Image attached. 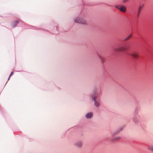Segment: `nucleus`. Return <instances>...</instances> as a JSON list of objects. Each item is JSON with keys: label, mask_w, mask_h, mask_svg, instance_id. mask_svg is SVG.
<instances>
[{"label": "nucleus", "mask_w": 153, "mask_h": 153, "mask_svg": "<svg viewBox=\"0 0 153 153\" xmlns=\"http://www.w3.org/2000/svg\"><path fill=\"white\" fill-rule=\"evenodd\" d=\"M126 50V48L123 45L120 46L118 47L115 48L114 49V50L116 52L123 51Z\"/></svg>", "instance_id": "nucleus-1"}, {"label": "nucleus", "mask_w": 153, "mask_h": 153, "mask_svg": "<svg viewBox=\"0 0 153 153\" xmlns=\"http://www.w3.org/2000/svg\"><path fill=\"white\" fill-rule=\"evenodd\" d=\"M98 94H94V95H92L91 96L93 100L94 101V104L96 106L98 107L99 106L100 104L99 102H97L95 100L96 99L97 97Z\"/></svg>", "instance_id": "nucleus-2"}, {"label": "nucleus", "mask_w": 153, "mask_h": 153, "mask_svg": "<svg viewBox=\"0 0 153 153\" xmlns=\"http://www.w3.org/2000/svg\"><path fill=\"white\" fill-rule=\"evenodd\" d=\"M115 7L123 12H125L126 10V7L124 6L116 5Z\"/></svg>", "instance_id": "nucleus-3"}, {"label": "nucleus", "mask_w": 153, "mask_h": 153, "mask_svg": "<svg viewBox=\"0 0 153 153\" xmlns=\"http://www.w3.org/2000/svg\"><path fill=\"white\" fill-rule=\"evenodd\" d=\"M75 21L76 22L83 24H85L86 23V21L85 20L80 19V18H77Z\"/></svg>", "instance_id": "nucleus-4"}, {"label": "nucleus", "mask_w": 153, "mask_h": 153, "mask_svg": "<svg viewBox=\"0 0 153 153\" xmlns=\"http://www.w3.org/2000/svg\"><path fill=\"white\" fill-rule=\"evenodd\" d=\"M130 55L133 57L135 59H137L139 56V53L137 52H134L131 54Z\"/></svg>", "instance_id": "nucleus-5"}, {"label": "nucleus", "mask_w": 153, "mask_h": 153, "mask_svg": "<svg viewBox=\"0 0 153 153\" xmlns=\"http://www.w3.org/2000/svg\"><path fill=\"white\" fill-rule=\"evenodd\" d=\"M93 116V114L91 112H89L85 115V117L89 119L91 118Z\"/></svg>", "instance_id": "nucleus-6"}, {"label": "nucleus", "mask_w": 153, "mask_h": 153, "mask_svg": "<svg viewBox=\"0 0 153 153\" xmlns=\"http://www.w3.org/2000/svg\"><path fill=\"white\" fill-rule=\"evenodd\" d=\"M75 145L78 147H80L82 146V142L81 141H78L75 144Z\"/></svg>", "instance_id": "nucleus-7"}, {"label": "nucleus", "mask_w": 153, "mask_h": 153, "mask_svg": "<svg viewBox=\"0 0 153 153\" xmlns=\"http://www.w3.org/2000/svg\"><path fill=\"white\" fill-rule=\"evenodd\" d=\"M19 22V20H16L14 22L12 25V26L14 27H16Z\"/></svg>", "instance_id": "nucleus-8"}, {"label": "nucleus", "mask_w": 153, "mask_h": 153, "mask_svg": "<svg viewBox=\"0 0 153 153\" xmlns=\"http://www.w3.org/2000/svg\"><path fill=\"white\" fill-rule=\"evenodd\" d=\"M98 56H99L100 59L102 63L103 62L105 61V59L104 57L101 56L99 54H97Z\"/></svg>", "instance_id": "nucleus-9"}, {"label": "nucleus", "mask_w": 153, "mask_h": 153, "mask_svg": "<svg viewBox=\"0 0 153 153\" xmlns=\"http://www.w3.org/2000/svg\"><path fill=\"white\" fill-rule=\"evenodd\" d=\"M123 127H121L120 128H119L116 131L115 133H117L118 132H119L120 131H121L122 129H123Z\"/></svg>", "instance_id": "nucleus-10"}, {"label": "nucleus", "mask_w": 153, "mask_h": 153, "mask_svg": "<svg viewBox=\"0 0 153 153\" xmlns=\"http://www.w3.org/2000/svg\"><path fill=\"white\" fill-rule=\"evenodd\" d=\"M132 34H130L129 36H128L125 39H124V41H126L129 40L131 37Z\"/></svg>", "instance_id": "nucleus-11"}, {"label": "nucleus", "mask_w": 153, "mask_h": 153, "mask_svg": "<svg viewBox=\"0 0 153 153\" xmlns=\"http://www.w3.org/2000/svg\"><path fill=\"white\" fill-rule=\"evenodd\" d=\"M141 10V9H140V7H139L138 11L137 12V17H138L139 15V14L140 13V10Z\"/></svg>", "instance_id": "nucleus-12"}, {"label": "nucleus", "mask_w": 153, "mask_h": 153, "mask_svg": "<svg viewBox=\"0 0 153 153\" xmlns=\"http://www.w3.org/2000/svg\"><path fill=\"white\" fill-rule=\"evenodd\" d=\"M148 149L150 151L153 152V146H149L148 147Z\"/></svg>", "instance_id": "nucleus-13"}, {"label": "nucleus", "mask_w": 153, "mask_h": 153, "mask_svg": "<svg viewBox=\"0 0 153 153\" xmlns=\"http://www.w3.org/2000/svg\"><path fill=\"white\" fill-rule=\"evenodd\" d=\"M120 137H117L114 139V140L115 141L116 140H119L120 139Z\"/></svg>", "instance_id": "nucleus-14"}, {"label": "nucleus", "mask_w": 153, "mask_h": 153, "mask_svg": "<svg viewBox=\"0 0 153 153\" xmlns=\"http://www.w3.org/2000/svg\"><path fill=\"white\" fill-rule=\"evenodd\" d=\"M13 72H11V74H10V76H9V78H8V80L9 79H10V77L11 76H12V75H13Z\"/></svg>", "instance_id": "nucleus-15"}, {"label": "nucleus", "mask_w": 153, "mask_h": 153, "mask_svg": "<svg viewBox=\"0 0 153 153\" xmlns=\"http://www.w3.org/2000/svg\"><path fill=\"white\" fill-rule=\"evenodd\" d=\"M143 6V4H140L139 5V7H140V9H141L142 8V7Z\"/></svg>", "instance_id": "nucleus-16"}, {"label": "nucleus", "mask_w": 153, "mask_h": 153, "mask_svg": "<svg viewBox=\"0 0 153 153\" xmlns=\"http://www.w3.org/2000/svg\"><path fill=\"white\" fill-rule=\"evenodd\" d=\"M128 0H123V2H126V1H128Z\"/></svg>", "instance_id": "nucleus-17"}]
</instances>
